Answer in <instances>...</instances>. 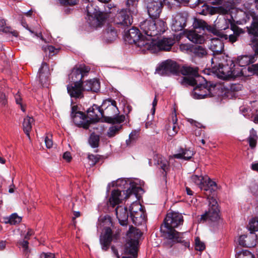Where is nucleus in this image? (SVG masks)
<instances>
[{"instance_id":"49530a36","label":"nucleus","mask_w":258,"mask_h":258,"mask_svg":"<svg viewBox=\"0 0 258 258\" xmlns=\"http://www.w3.org/2000/svg\"><path fill=\"white\" fill-rule=\"evenodd\" d=\"M121 125H113L110 127L107 132V135L109 138H112L117 134L121 129Z\"/></svg>"},{"instance_id":"37998d69","label":"nucleus","mask_w":258,"mask_h":258,"mask_svg":"<svg viewBox=\"0 0 258 258\" xmlns=\"http://www.w3.org/2000/svg\"><path fill=\"white\" fill-rule=\"evenodd\" d=\"M100 141V137L99 135H96L95 133L91 134L89 139V143L90 146L92 148H97L99 146Z\"/></svg>"},{"instance_id":"4be33fe9","label":"nucleus","mask_w":258,"mask_h":258,"mask_svg":"<svg viewBox=\"0 0 258 258\" xmlns=\"http://www.w3.org/2000/svg\"><path fill=\"white\" fill-rule=\"evenodd\" d=\"M115 213L119 224L122 226H127L128 224L127 208L122 206H117L115 209Z\"/></svg>"},{"instance_id":"ea45409f","label":"nucleus","mask_w":258,"mask_h":258,"mask_svg":"<svg viewBox=\"0 0 258 258\" xmlns=\"http://www.w3.org/2000/svg\"><path fill=\"white\" fill-rule=\"evenodd\" d=\"M252 62L251 58L250 56L243 55L237 58V64L238 67H244Z\"/></svg>"},{"instance_id":"052dcab7","label":"nucleus","mask_w":258,"mask_h":258,"mask_svg":"<svg viewBox=\"0 0 258 258\" xmlns=\"http://www.w3.org/2000/svg\"><path fill=\"white\" fill-rule=\"evenodd\" d=\"M77 69L81 71V74L83 75V77H84V76H85L90 70V69L88 67L86 66H81Z\"/></svg>"},{"instance_id":"5fc2aeb1","label":"nucleus","mask_w":258,"mask_h":258,"mask_svg":"<svg viewBox=\"0 0 258 258\" xmlns=\"http://www.w3.org/2000/svg\"><path fill=\"white\" fill-rule=\"evenodd\" d=\"M88 159L91 162L90 165H95L99 160L100 157L99 155H94L93 154H89Z\"/></svg>"},{"instance_id":"1a4fd4ad","label":"nucleus","mask_w":258,"mask_h":258,"mask_svg":"<svg viewBox=\"0 0 258 258\" xmlns=\"http://www.w3.org/2000/svg\"><path fill=\"white\" fill-rule=\"evenodd\" d=\"M190 180L198 185L201 190L212 193L217 189L216 183L212 181L208 176H203L202 175L194 174L190 177Z\"/></svg>"},{"instance_id":"a878e982","label":"nucleus","mask_w":258,"mask_h":258,"mask_svg":"<svg viewBox=\"0 0 258 258\" xmlns=\"http://www.w3.org/2000/svg\"><path fill=\"white\" fill-rule=\"evenodd\" d=\"M223 42L219 38H213L211 41L210 48L214 55L221 53L224 50Z\"/></svg>"},{"instance_id":"6e6d98bb","label":"nucleus","mask_w":258,"mask_h":258,"mask_svg":"<svg viewBox=\"0 0 258 258\" xmlns=\"http://www.w3.org/2000/svg\"><path fill=\"white\" fill-rule=\"evenodd\" d=\"M138 187L136 186L132 185L130 188H128L126 190V192L127 194L126 197H129L131 196L134 195L135 196H137V193L138 191Z\"/></svg>"},{"instance_id":"6ab92c4d","label":"nucleus","mask_w":258,"mask_h":258,"mask_svg":"<svg viewBox=\"0 0 258 258\" xmlns=\"http://www.w3.org/2000/svg\"><path fill=\"white\" fill-rule=\"evenodd\" d=\"M74 123L78 127L88 129L90 124V120L85 113L81 111L76 112L72 117Z\"/></svg>"},{"instance_id":"39448f33","label":"nucleus","mask_w":258,"mask_h":258,"mask_svg":"<svg viewBox=\"0 0 258 258\" xmlns=\"http://www.w3.org/2000/svg\"><path fill=\"white\" fill-rule=\"evenodd\" d=\"M104 108L105 112L107 115L108 120L112 123H120L124 121L125 116L123 115H119V110L116 106V102L111 99L104 100L101 105Z\"/></svg>"},{"instance_id":"864d4df0","label":"nucleus","mask_w":258,"mask_h":258,"mask_svg":"<svg viewBox=\"0 0 258 258\" xmlns=\"http://www.w3.org/2000/svg\"><path fill=\"white\" fill-rule=\"evenodd\" d=\"M205 248V245L203 242L201 241L199 237L195 239V249L198 251H203Z\"/></svg>"},{"instance_id":"6e6552de","label":"nucleus","mask_w":258,"mask_h":258,"mask_svg":"<svg viewBox=\"0 0 258 258\" xmlns=\"http://www.w3.org/2000/svg\"><path fill=\"white\" fill-rule=\"evenodd\" d=\"M141 235L142 233L139 229L132 226L130 227L128 231L127 232V236L130 238L134 237L135 238H131L127 241L125 244L124 251L125 253L130 254L133 257L131 256H123L122 258H136L137 257V246L139 243L137 239Z\"/></svg>"},{"instance_id":"a211bd4d","label":"nucleus","mask_w":258,"mask_h":258,"mask_svg":"<svg viewBox=\"0 0 258 258\" xmlns=\"http://www.w3.org/2000/svg\"><path fill=\"white\" fill-rule=\"evenodd\" d=\"M238 242L240 245L243 247H253L258 242L257 235L250 231L248 234L240 236Z\"/></svg>"},{"instance_id":"de8ad7c7","label":"nucleus","mask_w":258,"mask_h":258,"mask_svg":"<svg viewBox=\"0 0 258 258\" xmlns=\"http://www.w3.org/2000/svg\"><path fill=\"white\" fill-rule=\"evenodd\" d=\"M222 11L223 13L224 14L230 15L231 19H233L232 14L234 12H236L237 10L235 9L234 6L231 4L229 6H225V8H222Z\"/></svg>"},{"instance_id":"a18cd8bd","label":"nucleus","mask_w":258,"mask_h":258,"mask_svg":"<svg viewBox=\"0 0 258 258\" xmlns=\"http://www.w3.org/2000/svg\"><path fill=\"white\" fill-rule=\"evenodd\" d=\"M144 210L142 206L139 203V202H133L129 208V211L130 215L135 214V213H137L140 211Z\"/></svg>"},{"instance_id":"7c9ffc66","label":"nucleus","mask_w":258,"mask_h":258,"mask_svg":"<svg viewBox=\"0 0 258 258\" xmlns=\"http://www.w3.org/2000/svg\"><path fill=\"white\" fill-rule=\"evenodd\" d=\"M133 223L135 225H139L144 223L145 221V214L144 210L135 213V214L130 215Z\"/></svg>"},{"instance_id":"aec40b11","label":"nucleus","mask_w":258,"mask_h":258,"mask_svg":"<svg viewBox=\"0 0 258 258\" xmlns=\"http://www.w3.org/2000/svg\"><path fill=\"white\" fill-rule=\"evenodd\" d=\"M49 75L48 65L46 62H43L38 73L39 82L43 87H46L48 85Z\"/></svg>"},{"instance_id":"c9c22d12","label":"nucleus","mask_w":258,"mask_h":258,"mask_svg":"<svg viewBox=\"0 0 258 258\" xmlns=\"http://www.w3.org/2000/svg\"><path fill=\"white\" fill-rule=\"evenodd\" d=\"M21 221V218L19 217L17 214H13L9 217H3L1 221L6 224H10L11 225H15L19 223Z\"/></svg>"},{"instance_id":"4c0bfd02","label":"nucleus","mask_w":258,"mask_h":258,"mask_svg":"<svg viewBox=\"0 0 258 258\" xmlns=\"http://www.w3.org/2000/svg\"><path fill=\"white\" fill-rule=\"evenodd\" d=\"M191 54L198 57H203L207 54L206 48L202 46L194 45L191 49Z\"/></svg>"},{"instance_id":"4468645a","label":"nucleus","mask_w":258,"mask_h":258,"mask_svg":"<svg viewBox=\"0 0 258 258\" xmlns=\"http://www.w3.org/2000/svg\"><path fill=\"white\" fill-rule=\"evenodd\" d=\"M163 7V4L160 1L148 0L147 4V9L148 15L152 19L159 17Z\"/></svg>"},{"instance_id":"13d9d810","label":"nucleus","mask_w":258,"mask_h":258,"mask_svg":"<svg viewBox=\"0 0 258 258\" xmlns=\"http://www.w3.org/2000/svg\"><path fill=\"white\" fill-rule=\"evenodd\" d=\"M204 9L202 10V11L200 12V14L203 15H207L208 14H213L212 13V8H210L208 6L206 5L204 6Z\"/></svg>"},{"instance_id":"58836bf2","label":"nucleus","mask_w":258,"mask_h":258,"mask_svg":"<svg viewBox=\"0 0 258 258\" xmlns=\"http://www.w3.org/2000/svg\"><path fill=\"white\" fill-rule=\"evenodd\" d=\"M247 68H240L239 67L236 68V66L232 67V75L231 76V78H235L239 76H247Z\"/></svg>"},{"instance_id":"8fccbe9b","label":"nucleus","mask_w":258,"mask_h":258,"mask_svg":"<svg viewBox=\"0 0 258 258\" xmlns=\"http://www.w3.org/2000/svg\"><path fill=\"white\" fill-rule=\"evenodd\" d=\"M237 258H255L254 255L248 250H244L236 254Z\"/></svg>"},{"instance_id":"72a5a7b5","label":"nucleus","mask_w":258,"mask_h":258,"mask_svg":"<svg viewBox=\"0 0 258 258\" xmlns=\"http://www.w3.org/2000/svg\"><path fill=\"white\" fill-rule=\"evenodd\" d=\"M194 27L195 29H201L203 30H207L209 32H213V28L209 25L205 21L199 19H195L194 23Z\"/></svg>"},{"instance_id":"393cba45","label":"nucleus","mask_w":258,"mask_h":258,"mask_svg":"<svg viewBox=\"0 0 258 258\" xmlns=\"http://www.w3.org/2000/svg\"><path fill=\"white\" fill-rule=\"evenodd\" d=\"M153 160L154 164L162 169L166 174L169 168V163L168 161L162 155L158 154H154Z\"/></svg>"},{"instance_id":"c85d7f7f","label":"nucleus","mask_w":258,"mask_h":258,"mask_svg":"<svg viewBox=\"0 0 258 258\" xmlns=\"http://www.w3.org/2000/svg\"><path fill=\"white\" fill-rule=\"evenodd\" d=\"M187 38L195 43L202 44L205 41L204 37L198 34L196 30L189 31L187 33Z\"/></svg>"},{"instance_id":"e433bc0d","label":"nucleus","mask_w":258,"mask_h":258,"mask_svg":"<svg viewBox=\"0 0 258 258\" xmlns=\"http://www.w3.org/2000/svg\"><path fill=\"white\" fill-rule=\"evenodd\" d=\"M177 119L176 116L175 115L174 118L173 117L172 123L170 124L168 127L167 131L168 135L170 137H174L175 136L179 131V126L177 123Z\"/></svg>"},{"instance_id":"f704fd0d","label":"nucleus","mask_w":258,"mask_h":258,"mask_svg":"<svg viewBox=\"0 0 258 258\" xmlns=\"http://www.w3.org/2000/svg\"><path fill=\"white\" fill-rule=\"evenodd\" d=\"M121 196V191L118 189L113 190L111 192V196L109 199V204L112 207L119 204L121 202L120 197Z\"/></svg>"},{"instance_id":"bf43d9fd","label":"nucleus","mask_w":258,"mask_h":258,"mask_svg":"<svg viewBox=\"0 0 258 258\" xmlns=\"http://www.w3.org/2000/svg\"><path fill=\"white\" fill-rule=\"evenodd\" d=\"M60 1L64 5L74 6L77 4L78 0H60Z\"/></svg>"},{"instance_id":"473e14b6","label":"nucleus","mask_w":258,"mask_h":258,"mask_svg":"<svg viewBox=\"0 0 258 258\" xmlns=\"http://www.w3.org/2000/svg\"><path fill=\"white\" fill-rule=\"evenodd\" d=\"M83 78L81 71L78 70L77 68H74L69 75V79L73 82L72 84L82 83Z\"/></svg>"},{"instance_id":"680f3d73","label":"nucleus","mask_w":258,"mask_h":258,"mask_svg":"<svg viewBox=\"0 0 258 258\" xmlns=\"http://www.w3.org/2000/svg\"><path fill=\"white\" fill-rule=\"evenodd\" d=\"M9 28L6 27V22L5 20H0V31L6 32L8 31L7 29Z\"/></svg>"},{"instance_id":"dca6fc26","label":"nucleus","mask_w":258,"mask_h":258,"mask_svg":"<svg viewBox=\"0 0 258 258\" xmlns=\"http://www.w3.org/2000/svg\"><path fill=\"white\" fill-rule=\"evenodd\" d=\"M104 116V112L100 106L93 104L87 110V117L92 122H98L99 120Z\"/></svg>"},{"instance_id":"09e8293b","label":"nucleus","mask_w":258,"mask_h":258,"mask_svg":"<svg viewBox=\"0 0 258 258\" xmlns=\"http://www.w3.org/2000/svg\"><path fill=\"white\" fill-rule=\"evenodd\" d=\"M28 240L24 239L22 241H20L18 242L17 245L23 249L24 252L26 254L28 253L29 252L28 249Z\"/></svg>"},{"instance_id":"2eb2a0df","label":"nucleus","mask_w":258,"mask_h":258,"mask_svg":"<svg viewBox=\"0 0 258 258\" xmlns=\"http://www.w3.org/2000/svg\"><path fill=\"white\" fill-rule=\"evenodd\" d=\"M244 33V31L234 23L230 24V29L226 31L224 35L225 39H228L229 41L233 43L237 41L241 34Z\"/></svg>"},{"instance_id":"ddd939ff","label":"nucleus","mask_w":258,"mask_h":258,"mask_svg":"<svg viewBox=\"0 0 258 258\" xmlns=\"http://www.w3.org/2000/svg\"><path fill=\"white\" fill-rule=\"evenodd\" d=\"M226 64L219 63L216 69L218 77L223 80L231 78L232 67L236 66L233 61L230 58L226 59Z\"/></svg>"},{"instance_id":"79ce46f5","label":"nucleus","mask_w":258,"mask_h":258,"mask_svg":"<svg viewBox=\"0 0 258 258\" xmlns=\"http://www.w3.org/2000/svg\"><path fill=\"white\" fill-rule=\"evenodd\" d=\"M257 139V137L256 135V131L252 128L250 130V135L248 138L249 146L251 148H253L256 146Z\"/></svg>"},{"instance_id":"a19ab883","label":"nucleus","mask_w":258,"mask_h":258,"mask_svg":"<svg viewBox=\"0 0 258 258\" xmlns=\"http://www.w3.org/2000/svg\"><path fill=\"white\" fill-rule=\"evenodd\" d=\"M139 137V132L136 131H133L129 136V138L126 141L127 146H133L137 141Z\"/></svg>"},{"instance_id":"e2e57ef3","label":"nucleus","mask_w":258,"mask_h":258,"mask_svg":"<svg viewBox=\"0 0 258 258\" xmlns=\"http://www.w3.org/2000/svg\"><path fill=\"white\" fill-rule=\"evenodd\" d=\"M139 0H127L126 1V5L128 8V9H130L131 7H135Z\"/></svg>"},{"instance_id":"f3484780","label":"nucleus","mask_w":258,"mask_h":258,"mask_svg":"<svg viewBox=\"0 0 258 258\" xmlns=\"http://www.w3.org/2000/svg\"><path fill=\"white\" fill-rule=\"evenodd\" d=\"M67 88L68 93L71 98L77 99L84 97L83 92L85 90L82 83L70 84L67 85Z\"/></svg>"},{"instance_id":"f257e3e1","label":"nucleus","mask_w":258,"mask_h":258,"mask_svg":"<svg viewBox=\"0 0 258 258\" xmlns=\"http://www.w3.org/2000/svg\"><path fill=\"white\" fill-rule=\"evenodd\" d=\"M183 218L181 214L172 212L168 213L161 225L160 230L164 236L163 246L167 248L172 247L177 243H183L185 247L189 246V242L184 239V233H180L175 228L182 225Z\"/></svg>"},{"instance_id":"69168bd1","label":"nucleus","mask_w":258,"mask_h":258,"mask_svg":"<svg viewBox=\"0 0 258 258\" xmlns=\"http://www.w3.org/2000/svg\"><path fill=\"white\" fill-rule=\"evenodd\" d=\"M40 257V258H55L53 253L45 252H42Z\"/></svg>"},{"instance_id":"f03ea898","label":"nucleus","mask_w":258,"mask_h":258,"mask_svg":"<svg viewBox=\"0 0 258 258\" xmlns=\"http://www.w3.org/2000/svg\"><path fill=\"white\" fill-rule=\"evenodd\" d=\"M181 72L183 75L187 76L183 78L181 84L195 86L192 92V96L194 98L201 99L212 96L206 80L199 75L197 68L184 66L181 70Z\"/></svg>"},{"instance_id":"423d86ee","label":"nucleus","mask_w":258,"mask_h":258,"mask_svg":"<svg viewBox=\"0 0 258 258\" xmlns=\"http://www.w3.org/2000/svg\"><path fill=\"white\" fill-rule=\"evenodd\" d=\"M124 40L130 44H136L142 51H145L146 49L151 48L150 42H147L144 35L140 32L138 29L133 27L125 32Z\"/></svg>"},{"instance_id":"9b49d317","label":"nucleus","mask_w":258,"mask_h":258,"mask_svg":"<svg viewBox=\"0 0 258 258\" xmlns=\"http://www.w3.org/2000/svg\"><path fill=\"white\" fill-rule=\"evenodd\" d=\"M157 37H155V40L149 41L151 44V48L146 49V50H150L155 52L156 50L169 51L175 43L174 38L169 37H164L158 40H156Z\"/></svg>"},{"instance_id":"20e7f679","label":"nucleus","mask_w":258,"mask_h":258,"mask_svg":"<svg viewBox=\"0 0 258 258\" xmlns=\"http://www.w3.org/2000/svg\"><path fill=\"white\" fill-rule=\"evenodd\" d=\"M86 9L90 26L95 28L101 27L105 23L106 14L101 12L94 3L88 4Z\"/></svg>"},{"instance_id":"338daca9","label":"nucleus","mask_w":258,"mask_h":258,"mask_svg":"<svg viewBox=\"0 0 258 258\" xmlns=\"http://www.w3.org/2000/svg\"><path fill=\"white\" fill-rule=\"evenodd\" d=\"M16 102L18 104H20L21 106V108L23 111H25V109L21 103V98L19 94H17L15 96Z\"/></svg>"},{"instance_id":"3c124183","label":"nucleus","mask_w":258,"mask_h":258,"mask_svg":"<svg viewBox=\"0 0 258 258\" xmlns=\"http://www.w3.org/2000/svg\"><path fill=\"white\" fill-rule=\"evenodd\" d=\"M194 45L189 44H181L179 45V49L181 51L187 53H191V49Z\"/></svg>"},{"instance_id":"bb28decb","label":"nucleus","mask_w":258,"mask_h":258,"mask_svg":"<svg viewBox=\"0 0 258 258\" xmlns=\"http://www.w3.org/2000/svg\"><path fill=\"white\" fill-rule=\"evenodd\" d=\"M103 37L108 42H111L117 38V31L112 26H108L103 33Z\"/></svg>"},{"instance_id":"b1692460","label":"nucleus","mask_w":258,"mask_h":258,"mask_svg":"<svg viewBox=\"0 0 258 258\" xmlns=\"http://www.w3.org/2000/svg\"><path fill=\"white\" fill-rule=\"evenodd\" d=\"M85 91L98 92L100 89V84L98 80L96 79L87 80L82 82Z\"/></svg>"},{"instance_id":"412c9836","label":"nucleus","mask_w":258,"mask_h":258,"mask_svg":"<svg viewBox=\"0 0 258 258\" xmlns=\"http://www.w3.org/2000/svg\"><path fill=\"white\" fill-rule=\"evenodd\" d=\"M247 29L248 33L251 35V44L254 47L255 53L258 55V21L253 22Z\"/></svg>"},{"instance_id":"774afa93","label":"nucleus","mask_w":258,"mask_h":258,"mask_svg":"<svg viewBox=\"0 0 258 258\" xmlns=\"http://www.w3.org/2000/svg\"><path fill=\"white\" fill-rule=\"evenodd\" d=\"M46 49L49 52L50 54H51L52 53L54 54L55 53V52L57 51V50L54 46H53L52 45L47 46Z\"/></svg>"},{"instance_id":"4d7b16f0","label":"nucleus","mask_w":258,"mask_h":258,"mask_svg":"<svg viewBox=\"0 0 258 258\" xmlns=\"http://www.w3.org/2000/svg\"><path fill=\"white\" fill-rule=\"evenodd\" d=\"M44 142L46 147L48 149L51 148L53 146L52 136L51 135H48L46 136L45 137Z\"/></svg>"},{"instance_id":"cd10ccee","label":"nucleus","mask_w":258,"mask_h":258,"mask_svg":"<svg viewBox=\"0 0 258 258\" xmlns=\"http://www.w3.org/2000/svg\"><path fill=\"white\" fill-rule=\"evenodd\" d=\"M184 23V18L180 15H176L172 20V29L175 31L181 30L183 28Z\"/></svg>"},{"instance_id":"c756f323","label":"nucleus","mask_w":258,"mask_h":258,"mask_svg":"<svg viewBox=\"0 0 258 258\" xmlns=\"http://www.w3.org/2000/svg\"><path fill=\"white\" fill-rule=\"evenodd\" d=\"M34 121V119L30 116H26L24 118L23 122V128L24 133L30 139V132L32 130V124Z\"/></svg>"},{"instance_id":"c03bdc74","label":"nucleus","mask_w":258,"mask_h":258,"mask_svg":"<svg viewBox=\"0 0 258 258\" xmlns=\"http://www.w3.org/2000/svg\"><path fill=\"white\" fill-rule=\"evenodd\" d=\"M248 228L249 231L253 233L258 231V217H253L250 220Z\"/></svg>"},{"instance_id":"5701e85b","label":"nucleus","mask_w":258,"mask_h":258,"mask_svg":"<svg viewBox=\"0 0 258 258\" xmlns=\"http://www.w3.org/2000/svg\"><path fill=\"white\" fill-rule=\"evenodd\" d=\"M115 21L123 26H130L133 22L129 12L126 10H122L116 15Z\"/></svg>"},{"instance_id":"2f4dec72","label":"nucleus","mask_w":258,"mask_h":258,"mask_svg":"<svg viewBox=\"0 0 258 258\" xmlns=\"http://www.w3.org/2000/svg\"><path fill=\"white\" fill-rule=\"evenodd\" d=\"M194 154V152L190 149L181 148L178 153L174 155V157L187 160L191 158Z\"/></svg>"},{"instance_id":"f8f14e48","label":"nucleus","mask_w":258,"mask_h":258,"mask_svg":"<svg viewBox=\"0 0 258 258\" xmlns=\"http://www.w3.org/2000/svg\"><path fill=\"white\" fill-rule=\"evenodd\" d=\"M119 236L120 232L119 231L114 232L110 227L105 228L104 233L100 237V243L102 249L105 251L108 250L111 241H117Z\"/></svg>"},{"instance_id":"9d476101","label":"nucleus","mask_w":258,"mask_h":258,"mask_svg":"<svg viewBox=\"0 0 258 258\" xmlns=\"http://www.w3.org/2000/svg\"><path fill=\"white\" fill-rule=\"evenodd\" d=\"M179 70V65L171 59H167L160 63L156 69V72L161 76H169L176 74Z\"/></svg>"},{"instance_id":"603ef678","label":"nucleus","mask_w":258,"mask_h":258,"mask_svg":"<svg viewBox=\"0 0 258 258\" xmlns=\"http://www.w3.org/2000/svg\"><path fill=\"white\" fill-rule=\"evenodd\" d=\"M247 76L258 74V63L252 64L247 68Z\"/></svg>"},{"instance_id":"0e129e2a","label":"nucleus","mask_w":258,"mask_h":258,"mask_svg":"<svg viewBox=\"0 0 258 258\" xmlns=\"http://www.w3.org/2000/svg\"><path fill=\"white\" fill-rule=\"evenodd\" d=\"M7 102V100L5 94L0 91V103L3 105H5Z\"/></svg>"},{"instance_id":"7ed1b4c3","label":"nucleus","mask_w":258,"mask_h":258,"mask_svg":"<svg viewBox=\"0 0 258 258\" xmlns=\"http://www.w3.org/2000/svg\"><path fill=\"white\" fill-rule=\"evenodd\" d=\"M140 27L145 35L144 39L147 42L155 40V37L163 34L167 29L165 22L162 20H146L141 23Z\"/></svg>"},{"instance_id":"0eeeda50","label":"nucleus","mask_w":258,"mask_h":258,"mask_svg":"<svg viewBox=\"0 0 258 258\" xmlns=\"http://www.w3.org/2000/svg\"><path fill=\"white\" fill-rule=\"evenodd\" d=\"M208 199L209 200L208 209L201 216L199 221L200 223L208 222L211 224L218 222L220 219V210L216 199L213 197L208 198Z\"/></svg>"}]
</instances>
